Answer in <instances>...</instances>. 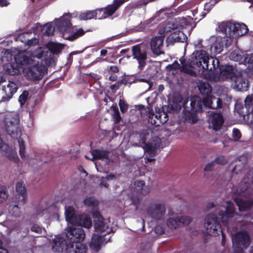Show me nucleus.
<instances>
[{
  "mask_svg": "<svg viewBox=\"0 0 253 253\" xmlns=\"http://www.w3.org/2000/svg\"><path fill=\"white\" fill-rule=\"evenodd\" d=\"M248 194V191L246 192L245 190H241L238 194V197L235 198V201L240 211L248 210L253 204V201L251 200L243 199L244 197L246 198Z\"/></svg>",
  "mask_w": 253,
  "mask_h": 253,
  "instance_id": "obj_13",
  "label": "nucleus"
},
{
  "mask_svg": "<svg viewBox=\"0 0 253 253\" xmlns=\"http://www.w3.org/2000/svg\"><path fill=\"white\" fill-rule=\"evenodd\" d=\"M70 21V15L65 14L54 21V26L51 23H47L43 26L37 24L34 27L40 29L43 34L48 35H52L54 31L58 30L62 33L64 39L73 41L84 35V32L82 29L72 27Z\"/></svg>",
  "mask_w": 253,
  "mask_h": 253,
  "instance_id": "obj_2",
  "label": "nucleus"
},
{
  "mask_svg": "<svg viewBox=\"0 0 253 253\" xmlns=\"http://www.w3.org/2000/svg\"><path fill=\"white\" fill-rule=\"evenodd\" d=\"M8 210L9 213L15 216H18L20 214L19 208L17 205H10L9 206Z\"/></svg>",
  "mask_w": 253,
  "mask_h": 253,
  "instance_id": "obj_46",
  "label": "nucleus"
},
{
  "mask_svg": "<svg viewBox=\"0 0 253 253\" xmlns=\"http://www.w3.org/2000/svg\"><path fill=\"white\" fill-rule=\"evenodd\" d=\"M243 56H244V52L240 50L236 49L230 53L229 58L231 60L239 62V64H242Z\"/></svg>",
  "mask_w": 253,
  "mask_h": 253,
  "instance_id": "obj_35",
  "label": "nucleus"
},
{
  "mask_svg": "<svg viewBox=\"0 0 253 253\" xmlns=\"http://www.w3.org/2000/svg\"><path fill=\"white\" fill-rule=\"evenodd\" d=\"M126 0H114L112 4L108 5L104 8L96 10L86 11L80 13L79 18L80 20H87L92 18L101 19L105 18L107 16L112 15Z\"/></svg>",
  "mask_w": 253,
  "mask_h": 253,
  "instance_id": "obj_4",
  "label": "nucleus"
},
{
  "mask_svg": "<svg viewBox=\"0 0 253 253\" xmlns=\"http://www.w3.org/2000/svg\"><path fill=\"white\" fill-rule=\"evenodd\" d=\"M31 231L35 232L38 234H40L42 233V229L40 226L39 225L34 224L31 227Z\"/></svg>",
  "mask_w": 253,
  "mask_h": 253,
  "instance_id": "obj_53",
  "label": "nucleus"
},
{
  "mask_svg": "<svg viewBox=\"0 0 253 253\" xmlns=\"http://www.w3.org/2000/svg\"><path fill=\"white\" fill-rule=\"evenodd\" d=\"M93 156L91 159L94 161L95 159H107L108 153L106 151L100 150H93L91 151Z\"/></svg>",
  "mask_w": 253,
  "mask_h": 253,
  "instance_id": "obj_34",
  "label": "nucleus"
},
{
  "mask_svg": "<svg viewBox=\"0 0 253 253\" xmlns=\"http://www.w3.org/2000/svg\"><path fill=\"white\" fill-rule=\"evenodd\" d=\"M134 185L137 192L141 195H146L150 191V187L148 185H145L143 181H137L135 182Z\"/></svg>",
  "mask_w": 253,
  "mask_h": 253,
  "instance_id": "obj_29",
  "label": "nucleus"
},
{
  "mask_svg": "<svg viewBox=\"0 0 253 253\" xmlns=\"http://www.w3.org/2000/svg\"><path fill=\"white\" fill-rule=\"evenodd\" d=\"M119 106L122 112H125L127 109V106L123 101L120 100L119 102Z\"/></svg>",
  "mask_w": 253,
  "mask_h": 253,
  "instance_id": "obj_56",
  "label": "nucleus"
},
{
  "mask_svg": "<svg viewBox=\"0 0 253 253\" xmlns=\"http://www.w3.org/2000/svg\"><path fill=\"white\" fill-rule=\"evenodd\" d=\"M5 124L7 127V131L11 135L13 134L14 129L17 128V125L19 122L18 116L15 112L10 113L6 115Z\"/></svg>",
  "mask_w": 253,
  "mask_h": 253,
  "instance_id": "obj_16",
  "label": "nucleus"
},
{
  "mask_svg": "<svg viewBox=\"0 0 253 253\" xmlns=\"http://www.w3.org/2000/svg\"><path fill=\"white\" fill-rule=\"evenodd\" d=\"M231 81V86L236 90L246 91L249 88V81L243 70L237 72Z\"/></svg>",
  "mask_w": 253,
  "mask_h": 253,
  "instance_id": "obj_9",
  "label": "nucleus"
},
{
  "mask_svg": "<svg viewBox=\"0 0 253 253\" xmlns=\"http://www.w3.org/2000/svg\"><path fill=\"white\" fill-rule=\"evenodd\" d=\"M109 79L111 81H115L117 79V76L116 75H112L110 76Z\"/></svg>",
  "mask_w": 253,
  "mask_h": 253,
  "instance_id": "obj_64",
  "label": "nucleus"
},
{
  "mask_svg": "<svg viewBox=\"0 0 253 253\" xmlns=\"http://www.w3.org/2000/svg\"><path fill=\"white\" fill-rule=\"evenodd\" d=\"M218 214L220 216L223 223L226 225L228 220L234 216L235 214L233 204L230 201L226 202L225 206H222L218 208Z\"/></svg>",
  "mask_w": 253,
  "mask_h": 253,
  "instance_id": "obj_12",
  "label": "nucleus"
},
{
  "mask_svg": "<svg viewBox=\"0 0 253 253\" xmlns=\"http://www.w3.org/2000/svg\"><path fill=\"white\" fill-rule=\"evenodd\" d=\"M132 52L133 58L136 59L139 63V68L144 66L147 54L145 49L139 45L132 46Z\"/></svg>",
  "mask_w": 253,
  "mask_h": 253,
  "instance_id": "obj_15",
  "label": "nucleus"
},
{
  "mask_svg": "<svg viewBox=\"0 0 253 253\" xmlns=\"http://www.w3.org/2000/svg\"><path fill=\"white\" fill-rule=\"evenodd\" d=\"M187 36L183 32L180 30H176L169 37L168 40L171 42H182L186 41Z\"/></svg>",
  "mask_w": 253,
  "mask_h": 253,
  "instance_id": "obj_27",
  "label": "nucleus"
},
{
  "mask_svg": "<svg viewBox=\"0 0 253 253\" xmlns=\"http://www.w3.org/2000/svg\"><path fill=\"white\" fill-rule=\"evenodd\" d=\"M38 42H39V40L35 38L33 39L28 40L27 41V42H28L27 44L30 46L38 44Z\"/></svg>",
  "mask_w": 253,
  "mask_h": 253,
  "instance_id": "obj_57",
  "label": "nucleus"
},
{
  "mask_svg": "<svg viewBox=\"0 0 253 253\" xmlns=\"http://www.w3.org/2000/svg\"><path fill=\"white\" fill-rule=\"evenodd\" d=\"M177 28V24L173 22H169L167 24V25L159 30V33L160 35H164L165 33H168L171 31V30H174Z\"/></svg>",
  "mask_w": 253,
  "mask_h": 253,
  "instance_id": "obj_36",
  "label": "nucleus"
},
{
  "mask_svg": "<svg viewBox=\"0 0 253 253\" xmlns=\"http://www.w3.org/2000/svg\"><path fill=\"white\" fill-rule=\"evenodd\" d=\"M93 215L94 218L95 233L105 237L106 235L112 232L111 223L109 219H104L97 211L94 212Z\"/></svg>",
  "mask_w": 253,
  "mask_h": 253,
  "instance_id": "obj_5",
  "label": "nucleus"
},
{
  "mask_svg": "<svg viewBox=\"0 0 253 253\" xmlns=\"http://www.w3.org/2000/svg\"><path fill=\"white\" fill-rule=\"evenodd\" d=\"M192 219L190 216H183L180 218V223H182L184 224H188L191 221Z\"/></svg>",
  "mask_w": 253,
  "mask_h": 253,
  "instance_id": "obj_51",
  "label": "nucleus"
},
{
  "mask_svg": "<svg viewBox=\"0 0 253 253\" xmlns=\"http://www.w3.org/2000/svg\"><path fill=\"white\" fill-rule=\"evenodd\" d=\"M209 120L210 126L215 130L220 129L223 123L222 116L220 113H211Z\"/></svg>",
  "mask_w": 253,
  "mask_h": 253,
  "instance_id": "obj_22",
  "label": "nucleus"
},
{
  "mask_svg": "<svg viewBox=\"0 0 253 253\" xmlns=\"http://www.w3.org/2000/svg\"><path fill=\"white\" fill-rule=\"evenodd\" d=\"M10 0H0V6H7L9 3V1Z\"/></svg>",
  "mask_w": 253,
  "mask_h": 253,
  "instance_id": "obj_60",
  "label": "nucleus"
},
{
  "mask_svg": "<svg viewBox=\"0 0 253 253\" xmlns=\"http://www.w3.org/2000/svg\"><path fill=\"white\" fill-rule=\"evenodd\" d=\"M17 85L12 82H9L6 86H3L1 93H3L7 100L11 98L12 95L17 91Z\"/></svg>",
  "mask_w": 253,
  "mask_h": 253,
  "instance_id": "obj_25",
  "label": "nucleus"
},
{
  "mask_svg": "<svg viewBox=\"0 0 253 253\" xmlns=\"http://www.w3.org/2000/svg\"><path fill=\"white\" fill-rule=\"evenodd\" d=\"M235 23L231 22H222L218 23L216 30L225 34L227 38L230 39L235 37Z\"/></svg>",
  "mask_w": 253,
  "mask_h": 253,
  "instance_id": "obj_14",
  "label": "nucleus"
},
{
  "mask_svg": "<svg viewBox=\"0 0 253 253\" xmlns=\"http://www.w3.org/2000/svg\"><path fill=\"white\" fill-rule=\"evenodd\" d=\"M86 246L81 242H72L66 246L67 253H85Z\"/></svg>",
  "mask_w": 253,
  "mask_h": 253,
  "instance_id": "obj_23",
  "label": "nucleus"
},
{
  "mask_svg": "<svg viewBox=\"0 0 253 253\" xmlns=\"http://www.w3.org/2000/svg\"><path fill=\"white\" fill-rule=\"evenodd\" d=\"M67 245L65 239L60 236H55L51 242V250L55 253H60L66 251Z\"/></svg>",
  "mask_w": 253,
  "mask_h": 253,
  "instance_id": "obj_18",
  "label": "nucleus"
},
{
  "mask_svg": "<svg viewBox=\"0 0 253 253\" xmlns=\"http://www.w3.org/2000/svg\"><path fill=\"white\" fill-rule=\"evenodd\" d=\"M169 217L167 219V225L170 228H175L180 224V217L175 215H170V212H169Z\"/></svg>",
  "mask_w": 253,
  "mask_h": 253,
  "instance_id": "obj_32",
  "label": "nucleus"
},
{
  "mask_svg": "<svg viewBox=\"0 0 253 253\" xmlns=\"http://www.w3.org/2000/svg\"><path fill=\"white\" fill-rule=\"evenodd\" d=\"M36 214L38 217H44L45 218L48 216L49 213L45 208H40L37 210Z\"/></svg>",
  "mask_w": 253,
  "mask_h": 253,
  "instance_id": "obj_47",
  "label": "nucleus"
},
{
  "mask_svg": "<svg viewBox=\"0 0 253 253\" xmlns=\"http://www.w3.org/2000/svg\"><path fill=\"white\" fill-rule=\"evenodd\" d=\"M210 42L212 44L211 51L214 54L220 53L223 50L224 45L228 46L230 45L232 40L231 39H225L221 36H211L209 39Z\"/></svg>",
  "mask_w": 253,
  "mask_h": 253,
  "instance_id": "obj_11",
  "label": "nucleus"
},
{
  "mask_svg": "<svg viewBox=\"0 0 253 253\" xmlns=\"http://www.w3.org/2000/svg\"><path fill=\"white\" fill-rule=\"evenodd\" d=\"M84 203L87 206L92 207L96 205V201L92 197H87L84 199Z\"/></svg>",
  "mask_w": 253,
  "mask_h": 253,
  "instance_id": "obj_50",
  "label": "nucleus"
},
{
  "mask_svg": "<svg viewBox=\"0 0 253 253\" xmlns=\"http://www.w3.org/2000/svg\"><path fill=\"white\" fill-rule=\"evenodd\" d=\"M157 119V121H159L161 124H165L168 120V114L164 111L157 113L155 115H152V117H149L150 119H152L153 116Z\"/></svg>",
  "mask_w": 253,
  "mask_h": 253,
  "instance_id": "obj_37",
  "label": "nucleus"
},
{
  "mask_svg": "<svg viewBox=\"0 0 253 253\" xmlns=\"http://www.w3.org/2000/svg\"><path fill=\"white\" fill-rule=\"evenodd\" d=\"M233 248L234 253H243L250 243V239L245 232H240L232 237Z\"/></svg>",
  "mask_w": 253,
  "mask_h": 253,
  "instance_id": "obj_8",
  "label": "nucleus"
},
{
  "mask_svg": "<svg viewBox=\"0 0 253 253\" xmlns=\"http://www.w3.org/2000/svg\"><path fill=\"white\" fill-rule=\"evenodd\" d=\"M18 141L19 146V154L23 159H26V156L25 155V146L24 144L23 140L22 139L19 138L18 139Z\"/></svg>",
  "mask_w": 253,
  "mask_h": 253,
  "instance_id": "obj_44",
  "label": "nucleus"
},
{
  "mask_svg": "<svg viewBox=\"0 0 253 253\" xmlns=\"http://www.w3.org/2000/svg\"><path fill=\"white\" fill-rule=\"evenodd\" d=\"M48 52L46 47H39L32 52L19 53L16 57L17 68H13L9 73L12 75L22 73L26 79L32 81L40 79L42 70L38 60Z\"/></svg>",
  "mask_w": 253,
  "mask_h": 253,
  "instance_id": "obj_1",
  "label": "nucleus"
},
{
  "mask_svg": "<svg viewBox=\"0 0 253 253\" xmlns=\"http://www.w3.org/2000/svg\"><path fill=\"white\" fill-rule=\"evenodd\" d=\"M166 204L163 201H157L152 203L146 209L148 216L157 221H161L164 219L166 213Z\"/></svg>",
  "mask_w": 253,
  "mask_h": 253,
  "instance_id": "obj_6",
  "label": "nucleus"
},
{
  "mask_svg": "<svg viewBox=\"0 0 253 253\" xmlns=\"http://www.w3.org/2000/svg\"><path fill=\"white\" fill-rule=\"evenodd\" d=\"M149 137V134H147L146 136L143 137L142 139V142L145 144L144 149L147 152L153 154L155 149L158 148L161 144V139L157 137H154L150 141H148L147 139Z\"/></svg>",
  "mask_w": 253,
  "mask_h": 253,
  "instance_id": "obj_17",
  "label": "nucleus"
},
{
  "mask_svg": "<svg viewBox=\"0 0 253 253\" xmlns=\"http://www.w3.org/2000/svg\"><path fill=\"white\" fill-rule=\"evenodd\" d=\"M215 207V204L213 202H209L206 206V210H210Z\"/></svg>",
  "mask_w": 253,
  "mask_h": 253,
  "instance_id": "obj_59",
  "label": "nucleus"
},
{
  "mask_svg": "<svg viewBox=\"0 0 253 253\" xmlns=\"http://www.w3.org/2000/svg\"><path fill=\"white\" fill-rule=\"evenodd\" d=\"M115 179L116 177L113 174H110L106 177H102L100 179V186L107 188L109 186L107 182H110L111 181L114 180Z\"/></svg>",
  "mask_w": 253,
  "mask_h": 253,
  "instance_id": "obj_42",
  "label": "nucleus"
},
{
  "mask_svg": "<svg viewBox=\"0 0 253 253\" xmlns=\"http://www.w3.org/2000/svg\"><path fill=\"white\" fill-rule=\"evenodd\" d=\"M7 157L11 160L15 162H17L18 160V156L14 152H12L11 153L7 154Z\"/></svg>",
  "mask_w": 253,
  "mask_h": 253,
  "instance_id": "obj_54",
  "label": "nucleus"
},
{
  "mask_svg": "<svg viewBox=\"0 0 253 253\" xmlns=\"http://www.w3.org/2000/svg\"><path fill=\"white\" fill-rule=\"evenodd\" d=\"M211 58L212 59V66L213 69H215L219 66V62L216 58H212L210 56L207 52L203 50L195 51L192 55L191 60L189 62L190 65H182V70L185 73L193 75L195 74L194 71V65L197 67L201 68L202 69L211 70L212 67H209V60Z\"/></svg>",
  "mask_w": 253,
  "mask_h": 253,
  "instance_id": "obj_3",
  "label": "nucleus"
},
{
  "mask_svg": "<svg viewBox=\"0 0 253 253\" xmlns=\"http://www.w3.org/2000/svg\"><path fill=\"white\" fill-rule=\"evenodd\" d=\"M165 35H160L159 36L153 38L150 42L151 49L153 53L159 55L163 53L162 48Z\"/></svg>",
  "mask_w": 253,
  "mask_h": 253,
  "instance_id": "obj_19",
  "label": "nucleus"
},
{
  "mask_svg": "<svg viewBox=\"0 0 253 253\" xmlns=\"http://www.w3.org/2000/svg\"><path fill=\"white\" fill-rule=\"evenodd\" d=\"M238 72V69L237 68L234 69L232 66L222 65L220 67L219 80H223L230 78L232 80V78Z\"/></svg>",
  "mask_w": 253,
  "mask_h": 253,
  "instance_id": "obj_21",
  "label": "nucleus"
},
{
  "mask_svg": "<svg viewBox=\"0 0 253 253\" xmlns=\"http://www.w3.org/2000/svg\"><path fill=\"white\" fill-rule=\"evenodd\" d=\"M64 45L61 43L55 42H49L47 44V50H50L52 53L57 54L61 51Z\"/></svg>",
  "mask_w": 253,
  "mask_h": 253,
  "instance_id": "obj_33",
  "label": "nucleus"
},
{
  "mask_svg": "<svg viewBox=\"0 0 253 253\" xmlns=\"http://www.w3.org/2000/svg\"><path fill=\"white\" fill-rule=\"evenodd\" d=\"M245 105L249 112H253V94L248 95L245 100Z\"/></svg>",
  "mask_w": 253,
  "mask_h": 253,
  "instance_id": "obj_43",
  "label": "nucleus"
},
{
  "mask_svg": "<svg viewBox=\"0 0 253 253\" xmlns=\"http://www.w3.org/2000/svg\"><path fill=\"white\" fill-rule=\"evenodd\" d=\"M235 37L233 38L243 36L248 31L247 26L244 23H235Z\"/></svg>",
  "mask_w": 253,
  "mask_h": 253,
  "instance_id": "obj_30",
  "label": "nucleus"
},
{
  "mask_svg": "<svg viewBox=\"0 0 253 253\" xmlns=\"http://www.w3.org/2000/svg\"><path fill=\"white\" fill-rule=\"evenodd\" d=\"M110 240V237L105 238L101 237L100 235L94 233L92 237L89 246L91 249L95 252H98L101 246L106 244Z\"/></svg>",
  "mask_w": 253,
  "mask_h": 253,
  "instance_id": "obj_20",
  "label": "nucleus"
},
{
  "mask_svg": "<svg viewBox=\"0 0 253 253\" xmlns=\"http://www.w3.org/2000/svg\"><path fill=\"white\" fill-rule=\"evenodd\" d=\"M203 105L211 108L216 109L219 108L221 106V100L214 97H212L211 95H206V96L203 98L202 101Z\"/></svg>",
  "mask_w": 253,
  "mask_h": 253,
  "instance_id": "obj_24",
  "label": "nucleus"
},
{
  "mask_svg": "<svg viewBox=\"0 0 253 253\" xmlns=\"http://www.w3.org/2000/svg\"><path fill=\"white\" fill-rule=\"evenodd\" d=\"M78 226L89 228L92 225V221L90 217L86 214H82L78 216L77 222Z\"/></svg>",
  "mask_w": 253,
  "mask_h": 253,
  "instance_id": "obj_28",
  "label": "nucleus"
},
{
  "mask_svg": "<svg viewBox=\"0 0 253 253\" xmlns=\"http://www.w3.org/2000/svg\"><path fill=\"white\" fill-rule=\"evenodd\" d=\"M16 191L22 197V200L24 201L26 198L25 184L23 182H18L16 184Z\"/></svg>",
  "mask_w": 253,
  "mask_h": 253,
  "instance_id": "obj_41",
  "label": "nucleus"
},
{
  "mask_svg": "<svg viewBox=\"0 0 253 253\" xmlns=\"http://www.w3.org/2000/svg\"><path fill=\"white\" fill-rule=\"evenodd\" d=\"M242 64L253 65V53L250 54H246L244 53V56H243Z\"/></svg>",
  "mask_w": 253,
  "mask_h": 253,
  "instance_id": "obj_45",
  "label": "nucleus"
},
{
  "mask_svg": "<svg viewBox=\"0 0 253 253\" xmlns=\"http://www.w3.org/2000/svg\"><path fill=\"white\" fill-rule=\"evenodd\" d=\"M179 26L182 28H187L189 30L192 29L191 21L190 19L181 18L179 20Z\"/></svg>",
  "mask_w": 253,
  "mask_h": 253,
  "instance_id": "obj_40",
  "label": "nucleus"
},
{
  "mask_svg": "<svg viewBox=\"0 0 253 253\" xmlns=\"http://www.w3.org/2000/svg\"><path fill=\"white\" fill-rule=\"evenodd\" d=\"M198 87L201 93L204 95L210 94L211 91V86L207 83L200 82Z\"/></svg>",
  "mask_w": 253,
  "mask_h": 253,
  "instance_id": "obj_38",
  "label": "nucleus"
},
{
  "mask_svg": "<svg viewBox=\"0 0 253 253\" xmlns=\"http://www.w3.org/2000/svg\"><path fill=\"white\" fill-rule=\"evenodd\" d=\"M233 137L235 140H238L241 137L240 131L237 129H233Z\"/></svg>",
  "mask_w": 253,
  "mask_h": 253,
  "instance_id": "obj_55",
  "label": "nucleus"
},
{
  "mask_svg": "<svg viewBox=\"0 0 253 253\" xmlns=\"http://www.w3.org/2000/svg\"><path fill=\"white\" fill-rule=\"evenodd\" d=\"M113 117L116 123H118L121 121V117L118 109H115L114 110Z\"/></svg>",
  "mask_w": 253,
  "mask_h": 253,
  "instance_id": "obj_52",
  "label": "nucleus"
},
{
  "mask_svg": "<svg viewBox=\"0 0 253 253\" xmlns=\"http://www.w3.org/2000/svg\"><path fill=\"white\" fill-rule=\"evenodd\" d=\"M5 101H7V100L3 93H1V90H0V102Z\"/></svg>",
  "mask_w": 253,
  "mask_h": 253,
  "instance_id": "obj_63",
  "label": "nucleus"
},
{
  "mask_svg": "<svg viewBox=\"0 0 253 253\" xmlns=\"http://www.w3.org/2000/svg\"><path fill=\"white\" fill-rule=\"evenodd\" d=\"M213 168V164L212 163L208 164L205 168V170L210 171Z\"/></svg>",
  "mask_w": 253,
  "mask_h": 253,
  "instance_id": "obj_58",
  "label": "nucleus"
},
{
  "mask_svg": "<svg viewBox=\"0 0 253 253\" xmlns=\"http://www.w3.org/2000/svg\"><path fill=\"white\" fill-rule=\"evenodd\" d=\"M181 108V104L180 103L173 102L169 104L167 107V111L171 113H174L179 111Z\"/></svg>",
  "mask_w": 253,
  "mask_h": 253,
  "instance_id": "obj_39",
  "label": "nucleus"
},
{
  "mask_svg": "<svg viewBox=\"0 0 253 253\" xmlns=\"http://www.w3.org/2000/svg\"><path fill=\"white\" fill-rule=\"evenodd\" d=\"M28 96L29 92L27 91H23V93L20 95L18 100L21 105H23L25 103L28 99Z\"/></svg>",
  "mask_w": 253,
  "mask_h": 253,
  "instance_id": "obj_49",
  "label": "nucleus"
},
{
  "mask_svg": "<svg viewBox=\"0 0 253 253\" xmlns=\"http://www.w3.org/2000/svg\"><path fill=\"white\" fill-rule=\"evenodd\" d=\"M204 227L207 234L211 236H216L222 232L220 224L213 213L207 215L204 220Z\"/></svg>",
  "mask_w": 253,
  "mask_h": 253,
  "instance_id": "obj_7",
  "label": "nucleus"
},
{
  "mask_svg": "<svg viewBox=\"0 0 253 253\" xmlns=\"http://www.w3.org/2000/svg\"><path fill=\"white\" fill-rule=\"evenodd\" d=\"M8 197V193L6 189L0 186V203L5 200Z\"/></svg>",
  "mask_w": 253,
  "mask_h": 253,
  "instance_id": "obj_48",
  "label": "nucleus"
},
{
  "mask_svg": "<svg viewBox=\"0 0 253 253\" xmlns=\"http://www.w3.org/2000/svg\"><path fill=\"white\" fill-rule=\"evenodd\" d=\"M110 71L113 73H117L119 71V69L116 66H113L110 67Z\"/></svg>",
  "mask_w": 253,
  "mask_h": 253,
  "instance_id": "obj_62",
  "label": "nucleus"
},
{
  "mask_svg": "<svg viewBox=\"0 0 253 253\" xmlns=\"http://www.w3.org/2000/svg\"><path fill=\"white\" fill-rule=\"evenodd\" d=\"M66 237L71 242H82L85 237L83 229L77 224H68L65 230Z\"/></svg>",
  "mask_w": 253,
  "mask_h": 253,
  "instance_id": "obj_10",
  "label": "nucleus"
},
{
  "mask_svg": "<svg viewBox=\"0 0 253 253\" xmlns=\"http://www.w3.org/2000/svg\"><path fill=\"white\" fill-rule=\"evenodd\" d=\"M190 105L193 112H198L202 110L203 103L199 97L195 96L191 98Z\"/></svg>",
  "mask_w": 253,
  "mask_h": 253,
  "instance_id": "obj_31",
  "label": "nucleus"
},
{
  "mask_svg": "<svg viewBox=\"0 0 253 253\" xmlns=\"http://www.w3.org/2000/svg\"><path fill=\"white\" fill-rule=\"evenodd\" d=\"M65 214L68 224H75L77 222L78 216L75 215V211L73 207H66Z\"/></svg>",
  "mask_w": 253,
  "mask_h": 253,
  "instance_id": "obj_26",
  "label": "nucleus"
},
{
  "mask_svg": "<svg viewBox=\"0 0 253 253\" xmlns=\"http://www.w3.org/2000/svg\"><path fill=\"white\" fill-rule=\"evenodd\" d=\"M120 84L119 82L116 83L114 84H113L111 86V89L112 90H116L119 88Z\"/></svg>",
  "mask_w": 253,
  "mask_h": 253,
  "instance_id": "obj_61",
  "label": "nucleus"
}]
</instances>
